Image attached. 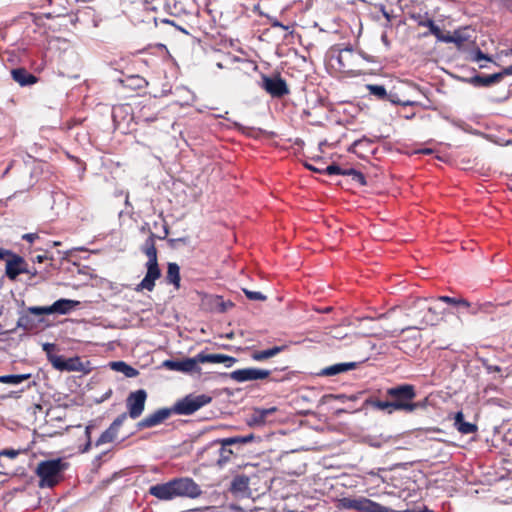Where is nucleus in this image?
I'll list each match as a JSON object with an SVG mask.
<instances>
[{"mask_svg":"<svg viewBox=\"0 0 512 512\" xmlns=\"http://www.w3.org/2000/svg\"><path fill=\"white\" fill-rule=\"evenodd\" d=\"M388 400H379L370 398L366 402L373 408L392 414L396 411L413 413L419 408L424 407L423 402H414L416 397L415 386L412 384H399L390 387L385 393Z\"/></svg>","mask_w":512,"mask_h":512,"instance_id":"nucleus-1","label":"nucleus"},{"mask_svg":"<svg viewBox=\"0 0 512 512\" xmlns=\"http://www.w3.org/2000/svg\"><path fill=\"white\" fill-rule=\"evenodd\" d=\"M148 493L160 501H171L176 498H197L202 490L192 478L177 477L165 483L150 486Z\"/></svg>","mask_w":512,"mask_h":512,"instance_id":"nucleus-2","label":"nucleus"},{"mask_svg":"<svg viewBox=\"0 0 512 512\" xmlns=\"http://www.w3.org/2000/svg\"><path fill=\"white\" fill-rule=\"evenodd\" d=\"M236 361V358L229 355L200 352L193 358H186L181 361L166 360L163 365L169 370L191 373L200 371L199 363H222L226 367H231Z\"/></svg>","mask_w":512,"mask_h":512,"instance_id":"nucleus-3","label":"nucleus"},{"mask_svg":"<svg viewBox=\"0 0 512 512\" xmlns=\"http://www.w3.org/2000/svg\"><path fill=\"white\" fill-rule=\"evenodd\" d=\"M66 468L67 463L60 458L41 461L35 471L39 477L38 486L40 488H53L62 480V473Z\"/></svg>","mask_w":512,"mask_h":512,"instance_id":"nucleus-4","label":"nucleus"},{"mask_svg":"<svg viewBox=\"0 0 512 512\" xmlns=\"http://www.w3.org/2000/svg\"><path fill=\"white\" fill-rule=\"evenodd\" d=\"M426 300L416 299L413 302L407 316L412 318L414 323L409 328L422 329L427 325H433L437 320V314L434 308L425 305Z\"/></svg>","mask_w":512,"mask_h":512,"instance_id":"nucleus-5","label":"nucleus"},{"mask_svg":"<svg viewBox=\"0 0 512 512\" xmlns=\"http://www.w3.org/2000/svg\"><path fill=\"white\" fill-rule=\"evenodd\" d=\"M255 438L254 434H248L246 436H235V437H230V438H224L222 440H219V447L217 449V459H216V464L219 466V467H223L225 466L227 463H229L233 456H234V451L231 449V446L232 445H235V444H246V443H249L251 441H253Z\"/></svg>","mask_w":512,"mask_h":512,"instance_id":"nucleus-6","label":"nucleus"},{"mask_svg":"<svg viewBox=\"0 0 512 512\" xmlns=\"http://www.w3.org/2000/svg\"><path fill=\"white\" fill-rule=\"evenodd\" d=\"M212 397L206 394H189L183 399L178 400L173 406V412L177 415H191L203 406L209 404Z\"/></svg>","mask_w":512,"mask_h":512,"instance_id":"nucleus-7","label":"nucleus"},{"mask_svg":"<svg viewBox=\"0 0 512 512\" xmlns=\"http://www.w3.org/2000/svg\"><path fill=\"white\" fill-rule=\"evenodd\" d=\"M333 59L337 62L338 70L342 73L356 74L360 72V57L351 47L340 49Z\"/></svg>","mask_w":512,"mask_h":512,"instance_id":"nucleus-8","label":"nucleus"},{"mask_svg":"<svg viewBox=\"0 0 512 512\" xmlns=\"http://www.w3.org/2000/svg\"><path fill=\"white\" fill-rule=\"evenodd\" d=\"M261 87L273 98H282L290 93L286 81L279 73L268 76L262 74Z\"/></svg>","mask_w":512,"mask_h":512,"instance_id":"nucleus-9","label":"nucleus"},{"mask_svg":"<svg viewBox=\"0 0 512 512\" xmlns=\"http://www.w3.org/2000/svg\"><path fill=\"white\" fill-rule=\"evenodd\" d=\"M80 305L79 301L76 300H70V299H59L55 301L51 306L46 307H39V306H32L29 307V311L37 317L42 315H50V314H68L72 310H74L77 306Z\"/></svg>","mask_w":512,"mask_h":512,"instance_id":"nucleus-10","label":"nucleus"},{"mask_svg":"<svg viewBox=\"0 0 512 512\" xmlns=\"http://www.w3.org/2000/svg\"><path fill=\"white\" fill-rule=\"evenodd\" d=\"M146 399L147 393L144 389L131 392L126 399L127 417L129 416L132 419L139 418L144 411Z\"/></svg>","mask_w":512,"mask_h":512,"instance_id":"nucleus-11","label":"nucleus"},{"mask_svg":"<svg viewBox=\"0 0 512 512\" xmlns=\"http://www.w3.org/2000/svg\"><path fill=\"white\" fill-rule=\"evenodd\" d=\"M30 273L26 260L14 253L11 258L6 259L5 275L11 281H15L20 274Z\"/></svg>","mask_w":512,"mask_h":512,"instance_id":"nucleus-12","label":"nucleus"},{"mask_svg":"<svg viewBox=\"0 0 512 512\" xmlns=\"http://www.w3.org/2000/svg\"><path fill=\"white\" fill-rule=\"evenodd\" d=\"M270 374V370L251 367L232 371L230 373V378L236 382L242 383L246 381L267 379Z\"/></svg>","mask_w":512,"mask_h":512,"instance_id":"nucleus-13","label":"nucleus"},{"mask_svg":"<svg viewBox=\"0 0 512 512\" xmlns=\"http://www.w3.org/2000/svg\"><path fill=\"white\" fill-rule=\"evenodd\" d=\"M147 272L142 281L136 286L135 291H152L155 287V281L160 278L161 271L157 259L148 260L146 263Z\"/></svg>","mask_w":512,"mask_h":512,"instance_id":"nucleus-14","label":"nucleus"},{"mask_svg":"<svg viewBox=\"0 0 512 512\" xmlns=\"http://www.w3.org/2000/svg\"><path fill=\"white\" fill-rule=\"evenodd\" d=\"M127 419V413H121L117 418L110 424V426L100 435L96 440L95 446H101L103 444L112 443L118 437V432L124 421Z\"/></svg>","mask_w":512,"mask_h":512,"instance_id":"nucleus-15","label":"nucleus"},{"mask_svg":"<svg viewBox=\"0 0 512 512\" xmlns=\"http://www.w3.org/2000/svg\"><path fill=\"white\" fill-rule=\"evenodd\" d=\"M174 413L173 409L171 408H161L157 411L153 412L152 414L147 415L142 420H140L137 423V429L143 430L147 428L155 427L162 422H164L166 419H168L171 414Z\"/></svg>","mask_w":512,"mask_h":512,"instance_id":"nucleus-16","label":"nucleus"},{"mask_svg":"<svg viewBox=\"0 0 512 512\" xmlns=\"http://www.w3.org/2000/svg\"><path fill=\"white\" fill-rule=\"evenodd\" d=\"M323 174L328 175H344L351 176L352 180L358 183L361 186H365L367 184L366 177L360 171H357L354 168L342 169L340 166L336 164H331L323 169Z\"/></svg>","mask_w":512,"mask_h":512,"instance_id":"nucleus-17","label":"nucleus"},{"mask_svg":"<svg viewBox=\"0 0 512 512\" xmlns=\"http://www.w3.org/2000/svg\"><path fill=\"white\" fill-rule=\"evenodd\" d=\"M37 315L29 311V307L21 313L17 321V327L26 332H32L39 328V325L44 322L43 318L36 319Z\"/></svg>","mask_w":512,"mask_h":512,"instance_id":"nucleus-18","label":"nucleus"},{"mask_svg":"<svg viewBox=\"0 0 512 512\" xmlns=\"http://www.w3.org/2000/svg\"><path fill=\"white\" fill-rule=\"evenodd\" d=\"M504 74H512V66L506 67L502 73H494L491 75H476L471 78V83L478 87H489L495 83H498L503 78Z\"/></svg>","mask_w":512,"mask_h":512,"instance_id":"nucleus-19","label":"nucleus"},{"mask_svg":"<svg viewBox=\"0 0 512 512\" xmlns=\"http://www.w3.org/2000/svg\"><path fill=\"white\" fill-rule=\"evenodd\" d=\"M10 73L12 79L21 87L31 86L38 82V77L23 67L14 68Z\"/></svg>","mask_w":512,"mask_h":512,"instance_id":"nucleus-20","label":"nucleus"},{"mask_svg":"<svg viewBox=\"0 0 512 512\" xmlns=\"http://www.w3.org/2000/svg\"><path fill=\"white\" fill-rule=\"evenodd\" d=\"M276 411H277L276 407L255 408L248 420V425L249 426H263L266 424L268 416L274 414Z\"/></svg>","mask_w":512,"mask_h":512,"instance_id":"nucleus-21","label":"nucleus"},{"mask_svg":"<svg viewBox=\"0 0 512 512\" xmlns=\"http://www.w3.org/2000/svg\"><path fill=\"white\" fill-rule=\"evenodd\" d=\"M411 18L417 22L418 26L427 27L429 29V33H432V35H434L437 38V40L440 38L442 30L439 28L438 25L435 24L433 19L427 16V14H413Z\"/></svg>","mask_w":512,"mask_h":512,"instance_id":"nucleus-22","label":"nucleus"},{"mask_svg":"<svg viewBox=\"0 0 512 512\" xmlns=\"http://www.w3.org/2000/svg\"><path fill=\"white\" fill-rule=\"evenodd\" d=\"M124 88L139 91L143 90L148 86L147 80L140 75H130L121 80Z\"/></svg>","mask_w":512,"mask_h":512,"instance_id":"nucleus-23","label":"nucleus"},{"mask_svg":"<svg viewBox=\"0 0 512 512\" xmlns=\"http://www.w3.org/2000/svg\"><path fill=\"white\" fill-rule=\"evenodd\" d=\"M454 426L461 434H472L478 429L475 424L464 420V415L461 411L455 414Z\"/></svg>","mask_w":512,"mask_h":512,"instance_id":"nucleus-24","label":"nucleus"},{"mask_svg":"<svg viewBox=\"0 0 512 512\" xmlns=\"http://www.w3.org/2000/svg\"><path fill=\"white\" fill-rule=\"evenodd\" d=\"M357 367V362L338 363L324 368L321 371L323 376H334Z\"/></svg>","mask_w":512,"mask_h":512,"instance_id":"nucleus-25","label":"nucleus"},{"mask_svg":"<svg viewBox=\"0 0 512 512\" xmlns=\"http://www.w3.org/2000/svg\"><path fill=\"white\" fill-rule=\"evenodd\" d=\"M285 348H286V346H274V347L266 349V350L254 351L251 354V358L254 361H258V362L265 361L271 357L276 356L280 352L284 351Z\"/></svg>","mask_w":512,"mask_h":512,"instance_id":"nucleus-26","label":"nucleus"},{"mask_svg":"<svg viewBox=\"0 0 512 512\" xmlns=\"http://www.w3.org/2000/svg\"><path fill=\"white\" fill-rule=\"evenodd\" d=\"M49 361L51 362V364L53 365L54 368L58 369V370H74L75 367L73 365V360L72 359H69V360H66L64 357L62 356H58V355H53V354H49Z\"/></svg>","mask_w":512,"mask_h":512,"instance_id":"nucleus-27","label":"nucleus"},{"mask_svg":"<svg viewBox=\"0 0 512 512\" xmlns=\"http://www.w3.org/2000/svg\"><path fill=\"white\" fill-rule=\"evenodd\" d=\"M166 280L168 283L173 284L176 288L180 286V267L177 263L170 262L167 266Z\"/></svg>","mask_w":512,"mask_h":512,"instance_id":"nucleus-28","label":"nucleus"},{"mask_svg":"<svg viewBox=\"0 0 512 512\" xmlns=\"http://www.w3.org/2000/svg\"><path fill=\"white\" fill-rule=\"evenodd\" d=\"M440 42L444 43H454L458 48L462 47L463 43L466 41V38L462 36L460 31H455L452 35L444 34L443 32L438 39Z\"/></svg>","mask_w":512,"mask_h":512,"instance_id":"nucleus-29","label":"nucleus"},{"mask_svg":"<svg viewBox=\"0 0 512 512\" xmlns=\"http://www.w3.org/2000/svg\"><path fill=\"white\" fill-rule=\"evenodd\" d=\"M155 234L150 233V236L146 239L144 246H143V252L148 257V260L151 259H157V249L155 246Z\"/></svg>","mask_w":512,"mask_h":512,"instance_id":"nucleus-30","label":"nucleus"},{"mask_svg":"<svg viewBox=\"0 0 512 512\" xmlns=\"http://www.w3.org/2000/svg\"><path fill=\"white\" fill-rule=\"evenodd\" d=\"M249 488V478L245 475L234 477L231 482V490L233 492H244Z\"/></svg>","mask_w":512,"mask_h":512,"instance_id":"nucleus-31","label":"nucleus"},{"mask_svg":"<svg viewBox=\"0 0 512 512\" xmlns=\"http://www.w3.org/2000/svg\"><path fill=\"white\" fill-rule=\"evenodd\" d=\"M111 367L116 371L124 373L127 377H135L138 375V371L135 368L123 361L111 362Z\"/></svg>","mask_w":512,"mask_h":512,"instance_id":"nucleus-32","label":"nucleus"},{"mask_svg":"<svg viewBox=\"0 0 512 512\" xmlns=\"http://www.w3.org/2000/svg\"><path fill=\"white\" fill-rule=\"evenodd\" d=\"M176 7L175 0H153V5L148 6V10L158 11L165 10L171 12Z\"/></svg>","mask_w":512,"mask_h":512,"instance_id":"nucleus-33","label":"nucleus"},{"mask_svg":"<svg viewBox=\"0 0 512 512\" xmlns=\"http://www.w3.org/2000/svg\"><path fill=\"white\" fill-rule=\"evenodd\" d=\"M30 377H31L30 374L1 375L0 376V383L17 385V384L22 383L25 380L30 379Z\"/></svg>","mask_w":512,"mask_h":512,"instance_id":"nucleus-34","label":"nucleus"},{"mask_svg":"<svg viewBox=\"0 0 512 512\" xmlns=\"http://www.w3.org/2000/svg\"><path fill=\"white\" fill-rule=\"evenodd\" d=\"M366 88L371 95L379 100H386L388 93L383 85L368 84Z\"/></svg>","mask_w":512,"mask_h":512,"instance_id":"nucleus-35","label":"nucleus"},{"mask_svg":"<svg viewBox=\"0 0 512 512\" xmlns=\"http://www.w3.org/2000/svg\"><path fill=\"white\" fill-rule=\"evenodd\" d=\"M438 301H442L451 305H462L464 307H470V303L463 298H453L450 296H439L437 297Z\"/></svg>","mask_w":512,"mask_h":512,"instance_id":"nucleus-36","label":"nucleus"},{"mask_svg":"<svg viewBox=\"0 0 512 512\" xmlns=\"http://www.w3.org/2000/svg\"><path fill=\"white\" fill-rule=\"evenodd\" d=\"M386 100L392 102L393 104L403 105V106H416L419 103L413 100H401L396 93H389L387 95Z\"/></svg>","mask_w":512,"mask_h":512,"instance_id":"nucleus-37","label":"nucleus"},{"mask_svg":"<svg viewBox=\"0 0 512 512\" xmlns=\"http://www.w3.org/2000/svg\"><path fill=\"white\" fill-rule=\"evenodd\" d=\"M27 412L31 414L34 420H37L38 414L41 416L45 415L44 407L39 403H34L30 407L27 408Z\"/></svg>","mask_w":512,"mask_h":512,"instance_id":"nucleus-38","label":"nucleus"},{"mask_svg":"<svg viewBox=\"0 0 512 512\" xmlns=\"http://www.w3.org/2000/svg\"><path fill=\"white\" fill-rule=\"evenodd\" d=\"M243 292L249 300L265 301L267 298L264 294H262L261 292H258V291H251L248 289H243Z\"/></svg>","mask_w":512,"mask_h":512,"instance_id":"nucleus-39","label":"nucleus"},{"mask_svg":"<svg viewBox=\"0 0 512 512\" xmlns=\"http://www.w3.org/2000/svg\"><path fill=\"white\" fill-rule=\"evenodd\" d=\"M18 454H19V451L15 450V449H3L0 451V457L5 456V457L11 458V459L17 457Z\"/></svg>","mask_w":512,"mask_h":512,"instance_id":"nucleus-40","label":"nucleus"},{"mask_svg":"<svg viewBox=\"0 0 512 512\" xmlns=\"http://www.w3.org/2000/svg\"><path fill=\"white\" fill-rule=\"evenodd\" d=\"M188 242H189V238L188 237L168 239V243H169L170 247H172V248H174L176 246V243L187 244Z\"/></svg>","mask_w":512,"mask_h":512,"instance_id":"nucleus-41","label":"nucleus"},{"mask_svg":"<svg viewBox=\"0 0 512 512\" xmlns=\"http://www.w3.org/2000/svg\"><path fill=\"white\" fill-rule=\"evenodd\" d=\"M91 429L92 427L91 426H87L86 429H85V434H86V437H87V443L85 445V447L83 448V452H87L90 447H91Z\"/></svg>","mask_w":512,"mask_h":512,"instance_id":"nucleus-42","label":"nucleus"},{"mask_svg":"<svg viewBox=\"0 0 512 512\" xmlns=\"http://www.w3.org/2000/svg\"><path fill=\"white\" fill-rule=\"evenodd\" d=\"M22 239L29 243H33L35 240L39 239V235L37 233H26L22 235Z\"/></svg>","mask_w":512,"mask_h":512,"instance_id":"nucleus-43","label":"nucleus"},{"mask_svg":"<svg viewBox=\"0 0 512 512\" xmlns=\"http://www.w3.org/2000/svg\"><path fill=\"white\" fill-rule=\"evenodd\" d=\"M217 301H219V306H220L219 311L220 312H225L227 307H232L233 306L232 302L229 301V302L226 303V302H224L222 300L221 297H217Z\"/></svg>","mask_w":512,"mask_h":512,"instance_id":"nucleus-44","label":"nucleus"},{"mask_svg":"<svg viewBox=\"0 0 512 512\" xmlns=\"http://www.w3.org/2000/svg\"><path fill=\"white\" fill-rule=\"evenodd\" d=\"M378 8H379L380 12L382 13V15L385 17V19L387 20V22L390 23L392 20V15L390 14V12L386 10V8L383 4H380L378 6Z\"/></svg>","mask_w":512,"mask_h":512,"instance_id":"nucleus-45","label":"nucleus"},{"mask_svg":"<svg viewBox=\"0 0 512 512\" xmlns=\"http://www.w3.org/2000/svg\"><path fill=\"white\" fill-rule=\"evenodd\" d=\"M11 255H14V252H12L11 250L0 248V260L11 258Z\"/></svg>","mask_w":512,"mask_h":512,"instance_id":"nucleus-46","label":"nucleus"},{"mask_svg":"<svg viewBox=\"0 0 512 512\" xmlns=\"http://www.w3.org/2000/svg\"><path fill=\"white\" fill-rule=\"evenodd\" d=\"M169 234V226L168 224L164 221V225H163V235L162 236H158L159 239H166L167 236Z\"/></svg>","mask_w":512,"mask_h":512,"instance_id":"nucleus-47","label":"nucleus"},{"mask_svg":"<svg viewBox=\"0 0 512 512\" xmlns=\"http://www.w3.org/2000/svg\"><path fill=\"white\" fill-rule=\"evenodd\" d=\"M90 15V12L89 11H79L76 16H75V21H80L83 17L85 16H89Z\"/></svg>","mask_w":512,"mask_h":512,"instance_id":"nucleus-48","label":"nucleus"},{"mask_svg":"<svg viewBox=\"0 0 512 512\" xmlns=\"http://www.w3.org/2000/svg\"><path fill=\"white\" fill-rule=\"evenodd\" d=\"M44 351L47 352V355L51 354V351L55 349V345L51 343H46L43 345Z\"/></svg>","mask_w":512,"mask_h":512,"instance_id":"nucleus-49","label":"nucleus"},{"mask_svg":"<svg viewBox=\"0 0 512 512\" xmlns=\"http://www.w3.org/2000/svg\"><path fill=\"white\" fill-rule=\"evenodd\" d=\"M482 59L490 60L481 50H477L475 60L480 61Z\"/></svg>","mask_w":512,"mask_h":512,"instance_id":"nucleus-50","label":"nucleus"},{"mask_svg":"<svg viewBox=\"0 0 512 512\" xmlns=\"http://www.w3.org/2000/svg\"><path fill=\"white\" fill-rule=\"evenodd\" d=\"M305 167L307 169H309L310 171H313V172H317V173H323L324 172L323 169H318V168H316V167H314V166H312V165H310L308 163H305Z\"/></svg>","mask_w":512,"mask_h":512,"instance_id":"nucleus-51","label":"nucleus"},{"mask_svg":"<svg viewBox=\"0 0 512 512\" xmlns=\"http://www.w3.org/2000/svg\"><path fill=\"white\" fill-rule=\"evenodd\" d=\"M47 259V257L45 255H37L34 259V261L38 262V263H42L44 262L45 260Z\"/></svg>","mask_w":512,"mask_h":512,"instance_id":"nucleus-52","label":"nucleus"},{"mask_svg":"<svg viewBox=\"0 0 512 512\" xmlns=\"http://www.w3.org/2000/svg\"><path fill=\"white\" fill-rule=\"evenodd\" d=\"M121 109H122V106H119V107H113L112 117H113L114 122L116 121L117 111H118V110H121Z\"/></svg>","mask_w":512,"mask_h":512,"instance_id":"nucleus-53","label":"nucleus"},{"mask_svg":"<svg viewBox=\"0 0 512 512\" xmlns=\"http://www.w3.org/2000/svg\"><path fill=\"white\" fill-rule=\"evenodd\" d=\"M143 1H144V5H145L146 9H148V6L153 5V0H143Z\"/></svg>","mask_w":512,"mask_h":512,"instance_id":"nucleus-54","label":"nucleus"},{"mask_svg":"<svg viewBox=\"0 0 512 512\" xmlns=\"http://www.w3.org/2000/svg\"><path fill=\"white\" fill-rule=\"evenodd\" d=\"M273 26H275V27L278 26V27H281V28L286 29V30L288 29L287 26H285V25H283V24H281L279 22L274 23Z\"/></svg>","mask_w":512,"mask_h":512,"instance_id":"nucleus-55","label":"nucleus"},{"mask_svg":"<svg viewBox=\"0 0 512 512\" xmlns=\"http://www.w3.org/2000/svg\"><path fill=\"white\" fill-rule=\"evenodd\" d=\"M430 35H432V33H429V30H428V31L423 32V33L421 34V37H428V36H430Z\"/></svg>","mask_w":512,"mask_h":512,"instance_id":"nucleus-56","label":"nucleus"},{"mask_svg":"<svg viewBox=\"0 0 512 512\" xmlns=\"http://www.w3.org/2000/svg\"><path fill=\"white\" fill-rule=\"evenodd\" d=\"M421 152L424 154H430L432 151H431V149H423V150H421Z\"/></svg>","mask_w":512,"mask_h":512,"instance_id":"nucleus-57","label":"nucleus"},{"mask_svg":"<svg viewBox=\"0 0 512 512\" xmlns=\"http://www.w3.org/2000/svg\"><path fill=\"white\" fill-rule=\"evenodd\" d=\"M31 276H35L37 274V271L34 269V270H30V273H29Z\"/></svg>","mask_w":512,"mask_h":512,"instance_id":"nucleus-58","label":"nucleus"},{"mask_svg":"<svg viewBox=\"0 0 512 512\" xmlns=\"http://www.w3.org/2000/svg\"><path fill=\"white\" fill-rule=\"evenodd\" d=\"M59 244H60V242H57V241L53 242V245H54V246H57V245H59Z\"/></svg>","mask_w":512,"mask_h":512,"instance_id":"nucleus-59","label":"nucleus"},{"mask_svg":"<svg viewBox=\"0 0 512 512\" xmlns=\"http://www.w3.org/2000/svg\"><path fill=\"white\" fill-rule=\"evenodd\" d=\"M163 23H170L168 20H162Z\"/></svg>","mask_w":512,"mask_h":512,"instance_id":"nucleus-60","label":"nucleus"},{"mask_svg":"<svg viewBox=\"0 0 512 512\" xmlns=\"http://www.w3.org/2000/svg\"><path fill=\"white\" fill-rule=\"evenodd\" d=\"M2 315V310L0 309V316Z\"/></svg>","mask_w":512,"mask_h":512,"instance_id":"nucleus-61","label":"nucleus"}]
</instances>
